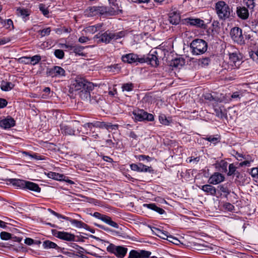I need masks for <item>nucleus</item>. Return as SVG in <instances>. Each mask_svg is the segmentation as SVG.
<instances>
[{"label": "nucleus", "instance_id": "nucleus-1", "mask_svg": "<svg viewBox=\"0 0 258 258\" xmlns=\"http://www.w3.org/2000/svg\"><path fill=\"white\" fill-rule=\"evenodd\" d=\"M125 36L124 31H120L117 33H112L107 31L101 35L97 34L94 37V39H97L98 43H104L108 44L120 39Z\"/></svg>", "mask_w": 258, "mask_h": 258}, {"label": "nucleus", "instance_id": "nucleus-2", "mask_svg": "<svg viewBox=\"0 0 258 258\" xmlns=\"http://www.w3.org/2000/svg\"><path fill=\"white\" fill-rule=\"evenodd\" d=\"M9 181L14 186L20 188H26L29 190L38 192H39L41 190V188L37 184L31 181L16 178L10 179Z\"/></svg>", "mask_w": 258, "mask_h": 258}, {"label": "nucleus", "instance_id": "nucleus-3", "mask_svg": "<svg viewBox=\"0 0 258 258\" xmlns=\"http://www.w3.org/2000/svg\"><path fill=\"white\" fill-rule=\"evenodd\" d=\"M216 13L221 20H226L230 17L232 10L224 1L218 2L215 5Z\"/></svg>", "mask_w": 258, "mask_h": 258}, {"label": "nucleus", "instance_id": "nucleus-4", "mask_svg": "<svg viewBox=\"0 0 258 258\" xmlns=\"http://www.w3.org/2000/svg\"><path fill=\"white\" fill-rule=\"evenodd\" d=\"M191 52L195 55H200L205 53L208 47L207 43L201 39L194 40L190 44Z\"/></svg>", "mask_w": 258, "mask_h": 258}, {"label": "nucleus", "instance_id": "nucleus-5", "mask_svg": "<svg viewBox=\"0 0 258 258\" xmlns=\"http://www.w3.org/2000/svg\"><path fill=\"white\" fill-rule=\"evenodd\" d=\"M135 119L136 121H142L147 120L149 121H153L154 116L151 113H149L143 109H138L134 110L133 112Z\"/></svg>", "mask_w": 258, "mask_h": 258}, {"label": "nucleus", "instance_id": "nucleus-6", "mask_svg": "<svg viewBox=\"0 0 258 258\" xmlns=\"http://www.w3.org/2000/svg\"><path fill=\"white\" fill-rule=\"evenodd\" d=\"M107 250L114 254L118 258H123L127 252V248L121 246L110 244L107 247Z\"/></svg>", "mask_w": 258, "mask_h": 258}, {"label": "nucleus", "instance_id": "nucleus-7", "mask_svg": "<svg viewBox=\"0 0 258 258\" xmlns=\"http://www.w3.org/2000/svg\"><path fill=\"white\" fill-rule=\"evenodd\" d=\"M121 59L124 62L128 63H136L137 64L138 63H144L145 61L144 57H139L137 54L134 53L123 55L121 57Z\"/></svg>", "mask_w": 258, "mask_h": 258}, {"label": "nucleus", "instance_id": "nucleus-8", "mask_svg": "<svg viewBox=\"0 0 258 258\" xmlns=\"http://www.w3.org/2000/svg\"><path fill=\"white\" fill-rule=\"evenodd\" d=\"M231 35L233 40L239 44L245 43V40L242 35V29L239 27H234L231 30Z\"/></svg>", "mask_w": 258, "mask_h": 258}, {"label": "nucleus", "instance_id": "nucleus-9", "mask_svg": "<svg viewBox=\"0 0 258 258\" xmlns=\"http://www.w3.org/2000/svg\"><path fill=\"white\" fill-rule=\"evenodd\" d=\"M46 75L47 76L52 78L60 77L62 76H65L66 71L60 67L54 66L47 70Z\"/></svg>", "mask_w": 258, "mask_h": 258}, {"label": "nucleus", "instance_id": "nucleus-10", "mask_svg": "<svg viewBox=\"0 0 258 258\" xmlns=\"http://www.w3.org/2000/svg\"><path fill=\"white\" fill-rule=\"evenodd\" d=\"M93 216L100 219L105 223L107 224L108 225H110L111 227H113L115 228H118V225L117 223L112 220L111 217L105 215L100 214L99 212H95L93 214Z\"/></svg>", "mask_w": 258, "mask_h": 258}, {"label": "nucleus", "instance_id": "nucleus-11", "mask_svg": "<svg viewBox=\"0 0 258 258\" xmlns=\"http://www.w3.org/2000/svg\"><path fill=\"white\" fill-rule=\"evenodd\" d=\"M156 51H154L153 52H150L147 57H143L145 61L150 64L153 67H157L159 64V60L156 55Z\"/></svg>", "mask_w": 258, "mask_h": 258}, {"label": "nucleus", "instance_id": "nucleus-12", "mask_svg": "<svg viewBox=\"0 0 258 258\" xmlns=\"http://www.w3.org/2000/svg\"><path fill=\"white\" fill-rule=\"evenodd\" d=\"M185 22L189 25L194 26L198 28H205L206 24L203 20L199 18H188L184 19Z\"/></svg>", "mask_w": 258, "mask_h": 258}, {"label": "nucleus", "instance_id": "nucleus-13", "mask_svg": "<svg viewBox=\"0 0 258 258\" xmlns=\"http://www.w3.org/2000/svg\"><path fill=\"white\" fill-rule=\"evenodd\" d=\"M130 167L132 170L138 172L151 173L153 171L151 167L147 166L141 163L138 164H132Z\"/></svg>", "mask_w": 258, "mask_h": 258}, {"label": "nucleus", "instance_id": "nucleus-14", "mask_svg": "<svg viewBox=\"0 0 258 258\" xmlns=\"http://www.w3.org/2000/svg\"><path fill=\"white\" fill-rule=\"evenodd\" d=\"M89 14L91 16H95L98 14H104L107 12V9L103 7L93 6L88 8L87 10Z\"/></svg>", "mask_w": 258, "mask_h": 258}, {"label": "nucleus", "instance_id": "nucleus-15", "mask_svg": "<svg viewBox=\"0 0 258 258\" xmlns=\"http://www.w3.org/2000/svg\"><path fill=\"white\" fill-rule=\"evenodd\" d=\"M225 177L221 173L219 172H215L212 174L208 179V182L211 184H218L223 181Z\"/></svg>", "mask_w": 258, "mask_h": 258}, {"label": "nucleus", "instance_id": "nucleus-16", "mask_svg": "<svg viewBox=\"0 0 258 258\" xmlns=\"http://www.w3.org/2000/svg\"><path fill=\"white\" fill-rule=\"evenodd\" d=\"M41 59V57L39 55H35L32 57L24 56L20 58L22 62H24L26 64L30 63L33 66L37 64Z\"/></svg>", "mask_w": 258, "mask_h": 258}, {"label": "nucleus", "instance_id": "nucleus-17", "mask_svg": "<svg viewBox=\"0 0 258 258\" xmlns=\"http://www.w3.org/2000/svg\"><path fill=\"white\" fill-rule=\"evenodd\" d=\"M55 235L56 237L67 241H74L75 239L74 234L64 231H57Z\"/></svg>", "mask_w": 258, "mask_h": 258}, {"label": "nucleus", "instance_id": "nucleus-18", "mask_svg": "<svg viewBox=\"0 0 258 258\" xmlns=\"http://www.w3.org/2000/svg\"><path fill=\"white\" fill-rule=\"evenodd\" d=\"M236 14L237 16L242 20H246L249 17L248 10L245 7H237Z\"/></svg>", "mask_w": 258, "mask_h": 258}, {"label": "nucleus", "instance_id": "nucleus-19", "mask_svg": "<svg viewBox=\"0 0 258 258\" xmlns=\"http://www.w3.org/2000/svg\"><path fill=\"white\" fill-rule=\"evenodd\" d=\"M240 59L237 53L233 52L229 54V63L234 68H238L240 64Z\"/></svg>", "mask_w": 258, "mask_h": 258}, {"label": "nucleus", "instance_id": "nucleus-20", "mask_svg": "<svg viewBox=\"0 0 258 258\" xmlns=\"http://www.w3.org/2000/svg\"><path fill=\"white\" fill-rule=\"evenodd\" d=\"M15 125V120L12 118H7L0 121V126L4 128H9Z\"/></svg>", "mask_w": 258, "mask_h": 258}, {"label": "nucleus", "instance_id": "nucleus-21", "mask_svg": "<svg viewBox=\"0 0 258 258\" xmlns=\"http://www.w3.org/2000/svg\"><path fill=\"white\" fill-rule=\"evenodd\" d=\"M211 184L204 185L202 186L201 188L207 194L215 196L216 195L217 189L214 186Z\"/></svg>", "mask_w": 258, "mask_h": 258}, {"label": "nucleus", "instance_id": "nucleus-22", "mask_svg": "<svg viewBox=\"0 0 258 258\" xmlns=\"http://www.w3.org/2000/svg\"><path fill=\"white\" fill-rule=\"evenodd\" d=\"M180 21V16L179 13L174 11L169 14V21L170 23L177 25L179 23Z\"/></svg>", "mask_w": 258, "mask_h": 258}, {"label": "nucleus", "instance_id": "nucleus-23", "mask_svg": "<svg viewBox=\"0 0 258 258\" xmlns=\"http://www.w3.org/2000/svg\"><path fill=\"white\" fill-rule=\"evenodd\" d=\"M63 219L70 221L72 224L77 228H86L88 226L87 224L81 221L73 219L68 217L65 216L64 218H63Z\"/></svg>", "mask_w": 258, "mask_h": 258}, {"label": "nucleus", "instance_id": "nucleus-24", "mask_svg": "<svg viewBox=\"0 0 258 258\" xmlns=\"http://www.w3.org/2000/svg\"><path fill=\"white\" fill-rule=\"evenodd\" d=\"M94 88L93 84L90 82L85 81L84 87L83 90H81V92L82 94L85 93V96L86 98L90 97V91L92 90Z\"/></svg>", "mask_w": 258, "mask_h": 258}, {"label": "nucleus", "instance_id": "nucleus-25", "mask_svg": "<svg viewBox=\"0 0 258 258\" xmlns=\"http://www.w3.org/2000/svg\"><path fill=\"white\" fill-rule=\"evenodd\" d=\"M143 206L148 209L154 210L160 214H163L165 211L162 208L157 207L155 204H145Z\"/></svg>", "mask_w": 258, "mask_h": 258}, {"label": "nucleus", "instance_id": "nucleus-26", "mask_svg": "<svg viewBox=\"0 0 258 258\" xmlns=\"http://www.w3.org/2000/svg\"><path fill=\"white\" fill-rule=\"evenodd\" d=\"M85 81H86L83 80L82 79L76 80L72 84L73 88H74L75 90H83Z\"/></svg>", "mask_w": 258, "mask_h": 258}, {"label": "nucleus", "instance_id": "nucleus-27", "mask_svg": "<svg viewBox=\"0 0 258 258\" xmlns=\"http://www.w3.org/2000/svg\"><path fill=\"white\" fill-rule=\"evenodd\" d=\"M227 166L228 163L224 160H221L215 164L216 168L222 172H226L227 171Z\"/></svg>", "mask_w": 258, "mask_h": 258}, {"label": "nucleus", "instance_id": "nucleus-28", "mask_svg": "<svg viewBox=\"0 0 258 258\" xmlns=\"http://www.w3.org/2000/svg\"><path fill=\"white\" fill-rule=\"evenodd\" d=\"M49 178L57 180H66V176L63 174H59L53 172H49L47 173Z\"/></svg>", "mask_w": 258, "mask_h": 258}, {"label": "nucleus", "instance_id": "nucleus-29", "mask_svg": "<svg viewBox=\"0 0 258 258\" xmlns=\"http://www.w3.org/2000/svg\"><path fill=\"white\" fill-rule=\"evenodd\" d=\"M42 245L44 249L54 248L58 249L60 248L55 243L48 240L43 241Z\"/></svg>", "mask_w": 258, "mask_h": 258}, {"label": "nucleus", "instance_id": "nucleus-30", "mask_svg": "<svg viewBox=\"0 0 258 258\" xmlns=\"http://www.w3.org/2000/svg\"><path fill=\"white\" fill-rule=\"evenodd\" d=\"M62 134L65 135H75V131L71 126L62 125L60 128Z\"/></svg>", "mask_w": 258, "mask_h": 258}, {"label": "nucleus", "instance_id": "nucleus-31", "mask_svg": "<svg viewBox=\"0 0 258 258\" xmlns=\"http://www.w3.org/2000/svg\"><path fill=\"white\" fill-rule=\"evenodd\" d=\"M202 97L209 102L214 101L215 102H220V98L217 97H214L211 93H206L203 95Z\"/></svg>", "mask_w": 258, "mask_h": 258}, {"label": "nucleus", "instance_id": "nucleus-32", "mask_svg": "<svg viewBox=\"0 0 258 258\" xmlns=\"http://www.w3.org/2000/svg\"><path fill=\"white\" fill-rule=\"evenodd\" d=\"M155 231L154 232L157 236L163 239H168V233L167 231H163L158 228H155Z\"/></svg>", "mask_w": 258, "mask_h": 258}, {"label": "nucleus", "instance_id": "nucleus-33", "mask_svg": "<svg viewBox=\"0 0 258 258\" xmlns=\"http://www.w3.org/2000/svg\"><path fill=\"white\" fill-rule=\"evenodd\" d=\"M84 49V47L79 45H76L75 46H73L72 50H73L74 52L76 54L81 56H84L85 54L83 52Z\"/></svg>", "mask_w": 258, "mask_h": 258}, {"label": "nucleus", "instance_id": "nucleus-34", "mask_svg": "<svg viewBox=\"0 0 258 258\" xmlns=\"http://www.w3.org/2000/svg\"><path fill=\"white\" fill-rule=\"evenodd\" d=\"M17 12L18 15L22 17L23 18H25L30 15L29 11L26 9L18 8L17 9Z\"/></svg>", "mask_w": 258, "mask_h": 258}, {"label": "nucleus", "instance_id": "nucleus-35", "mask_svg": "<svg viewBox=\"0 0 258 258\" xmlns=\"http://www.w3.org/2000/svg\"><path fill=\"white\" fill-rule=\"evenodd\" d=\"M101 27L100 24H97L93 26H90L86 28V32L93 34L99 30Z\"/></svg>", "mask_w": 258, "mask_h": 258}, {"label": "nucleus", "instance_id": "nucleus-36", "mask_svg": "<svg viewBox=\"0 0 258 258\" xmlns=\"http://www.w3.org/2000/svg\"><path fill=\"white\" fill-rule=\"evenodd\" d=\"M256 0H243V3L246 6L247 9L253 10L255 6Z\"/></svg>", "mask_w": 258, "mask_h": 258}, {"label": "nucleus", "instance_id": "nucleus-37", "mask_svg": "<svg viewBox=\"0 0 258 258\" xmlns=\"http://www.w3.org/2000/svg\"><path fill=\"white\" fill-rule=\"evenodd\" d=\"M14 85L11 82H4L1 86V89L3 91H8L11 90Z\"/></svg>", "mask_w": 258, "mask_h": 258}, {"label": "nucleus", "instance_id": "nucleus-38", "mask_svg": "<svg viewBox=\"0 0 258 258\" xmlns=\"http://www.w3.org/2000/svg\"><path fill=\"white\" fill-rule=\"evenodd\" d=\"M39 9L45 16H47L49 14L48 8L43 4H40L39 5Z\"/></svg>", "mask_w": 258, "mask_h": 258}, {"label": "nucleus", "instance_id": "nucleus-39", "mask_svg": "<svg viewBox=\"0 0 258 258\" xmlns=\"http://www.w3.org/2000/svg\"><path fill=\"white\" fill-rule=\"evenodd\" d=\"M159 120L160 122L163 125H167L169 124V121L164 114L160 115L159 116Z\"/></svg>", "mask_w": 258, "mask_h": 258}, {"label": "nucleus", "instance_id": "nucleus-40", "mask_svg": "<svg viewBox=\"0 0 258 258\" xmlns=\"http://www.w3.org/2000/svg\"><path fill=\"white\" fill-rule=\"evenodd\" d=\"M0 237L2 240H7L12 238V234L7 232L3 231L0 233Z\"/></svg>", "mask_w": 258, "mask_h": 258}, {"label": "nucleus", "instance_id": "nucleus-41", "mask_svg": "<svg viewBox=\"0 0 258 258\" xmlns=\"http://www.w3.org/2000/svg\"><path fill=\"white\" fill-rule=\"evenodd\" d=\"M211 61L210 57H205L199 59V63L202 67H206L209 65Z\"/></svg>", "mask_w": 258, "mask_h": 258}, {"label": "nucleus", "instance_id": "nucleus-42", "mask_svg": "<svg viewBox=\"0 0 258 258\" xmlns=\"http://www.w3.org/2000/svg\"><path fill=\"white\" fill-rule=\"evenodd\" d=\"M51 32V28L50 27H47L44 28L41 30H39L38 33L40 34L41 37H44L45 36H48L50 34Z\"/></svg>", "mask_w": 258, "mask_h": 258}, {"label": "nucleus", "instance_id": "nucleus-43", "mask_svg": "<svg viewBox=\"0 0 258 258\" xmlns=\"http://www.w3.org/2000/svg\"><path fill=\"white\" fill-rule=\"evenodd\" d=\"M54 54L56 57L59 59H62L64 56L63 51L61 49H56L54 52Z\"/></svg>", "mask_w": 258, "mask_h": 258}, {"label": "nucleus", "instance_id": "nucleus-44", "mask_svg": "<svg viewBox=\"0 0 258 258\" xmlns=\"http://www.w3.org/2000/svg\"><path fill=\"white\" fill-rule=\"evenodd\" d=\"M184 62L183 59H180V58H176L173 61L172 64L173 66L175 67H179L180 66H182L184 64Z\"/></svg>", "mask_w": 258, "mask_h": 258}, {"label": "nucleus", "instance_id": "nucleus-45", "mask_svg": "<svg viewBox=\"0 0 258 258\" xmlns=\"http://www.w3.org/2000/svg\"><path fill=\"white\" fill-rule=\"evenodd\" d=\"M218 188L225 195V196H227L230 194V191L228 188L224 185H220L218 186Z\"/></svg>", "mask_w": 258, "mask_h": 258}, {"label": "nucleus", "instance_id": "nucleus-46", "mask_svg": "<svg viewBox=\"0 0 258 258\" xmlns=\"http://www.w3.org/2000/svg\"><path fill=\"white\" fill-rule=\"evenodd\" d=\"M134 85L132 83L124 84L122 86L123 91H131L133 90Z\"/></svg>", "mask_w": 258, "mask_h": 258}, {"label": "nucleus", "instance_id": "nucleus-47", "mask_svg": "<svg viewBox=\"0 0 258 258\" xmlns=\"http://www.w3.org/2000/svg\"><path fill=\"white\" fill-rule=\"evenodd\" d=\"M128 258H140V255L139 252L132 250L130 251Z\"/></svg>", "mask_w": 258, "mask_h": 258}, {"label": "nucleus", "instance_id": "nucleus-48", "mask_svg": "<svg viewBox=\"0 0 258 258\" xmlns=\"http://www.w3.org/2000/svg\"><path fill=\"white\" fill-rule=\"evenodd\" d=\"M167 240L175 244H178L180 242V241L177 238L173 237L171 235H168V239H167Z\"/></svg>", "mask_w": 258, "mask_h": 258}, {"label": "nucleus", "instance_id": "nucleus-49", "mask_svg": "<svg viewBox=\"0 0 258 258\" xmlns=\"http://www.w3.org/2000/svg\"><path fill=\"white\" fill-rule=\"evenodd\" d=\"M104 128L107 130H116L118 128V125L115 124H112L111 123H106L104 122Z\"/></svg>", "mask_w": 258, "mask_h": 258}, {"label": "nucleus", "instance_id": "nucleus-50", "mask_svg": "<svg viewBox=\"0 0 258 258\" xmlns=\"http://www.w3.org/2000/svg\"><path fill=\"white\" fill-rule=\"evenodd\" d=\"M151 252L145 250H141L139 252L140 258H147L149 257L151 254Z\"/></svg>", "mask_w": 258, "mask_h": 258}, {"label": "nucleus", "instance_id": "nucleus-51", "mask_svg": "<svg viewBox=\"0 0 258 258\" xmlns=\"http://www.w3.org/2000/svg\"><path fill=\"white\" fill-rule=\"evenodd\" d=\"M236 167L233 164H230L229 165V172L228 173V175H231L233 174L236 171Z\"/></svg>", "mask_w": 258, "mask_h": 258}, {"label": "nucleus", "instance_id": "nucleus-52", "mask_svg": "<svg viewBox=\"0 0 258 258\" xmlns=\"http://www.w3.org/2000/svg\"><path fill=\"white\" fill-rule=\"evenodd\" d=\"M214 110L216 115L218 117L222 118L224 116V113H223L222 110L220 107L215 108Z\"/></svg>", "mask_w": 258, "mask_h": 258}, {"label": "nucleus", "instance_id": "nucleus-53", "mask_svg": "<svg viewBox=\"0 0 258 258\" xmlns=\"http://www.w3.org/2000/svg\"><path fill=\"white\" fill-rule=\"evenodd\" d=\"M205 139L207 141H208L210 142L213 143H216L218 142H219V139L217 137H213L212 136H210L209 137H207L205 138Z\"/></svg>", "mask_w": 258, "mask_h": 258}, {"label": "nucleus", "instance_id": "nucleus-54", "mask_svg": "<svg viewBox=\"0 0 258 258\" xmlns=\"http://www.w3.org/2000/svg\"><path fill=\"white\" fill-rule=\"evenodd\" d=\"M139 161H144L145 160H147L148 161H151V157L149 156L144 155H139L137 157Z\"/></svg>", "mask_w": 258, "mask_h": 258}, {"label": "nucleus", "instance_id": "nucleus-55", "mask_svg": "<svg viewBox=\"0 0 258 258\" xmlns=\"http://www.w3.org/2000/svg\"><path fill=\"white\" fill-rule=\"evenodd\" d=\"M93 123V126L99 128H104V122L95 121Z\"/></svg>", "mask_w": 258, "mask_h": 258}, {"label": "nucleus", "instance_id": "nucleus-56", "mask_svg": "<svg viewBox=\"0 0 258 258\" xmlns=\"http://www.w3.org/2000/svg\"><path fill=\"white\" fill-rule=\"evenodd\" d=\"M250 174L253 177H258V167L252 168Z\"/></svg>", "mask_w": 258, "mask_h": 258}, {"label": "nucleus", "instance_id": "nucleus-57", "mask_svg": "<svg viewBox=\"0 0 258 258\" xmlns=\"http://www.w3.org/2000/svg\"><path fill=\"white\" fill-rule=\"evenodd\" d=\"M11 41L9 37L0 38V45H4Z\"/></svg>", "mask_w": 258, "mask_h": 258}, {"label": "nucleus", "instance_id": "nucleus-58", "mask_svg": "<svg viewBox=\"0 0 258 258\" xmlns=\"http://www.w3.org/2000/svg\"><path fill=\"white\" fill-rule=\"evenodd\" d=\"M224 207L229 211H232L234 208V207L229 203H225L224 204Z\"/></svg>", "mask_w": 258, "mask_h": 258}, {"label": "nucleus", "instance_id": "nucleus-59", "mask_svg": "<svg viewBox=\"0 0 258 258\" xmlns=\"http://www.w3.org/2000/svg\"><path fill=\"white\" fill-rule=\"evenodd\" d=\"M48 211L50 212L52 214L54 215L55 216L57 217L58 218H62L63 219V218H64V216H63L58 213L55 212V211L52 210L50 209H48Z\"/></svg>", "mask_w": 258, "mask_h": 258}, {"label": "nucleus", "instance_id": "nucleus-60", "mask_svg": "<svg viewBox=\"0 0 258 258\" xmlns=\"http://www.w3.org/2000/svg\"><path fill=\"white\" fill-rule=\"evenodd\" d=\"M8 104L7 101L3 98H0V108H4L7 106Z\"/></svg>", "mask_w": 258, "mask_h": 258}, {"label": "nucleus", "instance_id": "nucleus-61", "mask_svg": "<svg viewBox=\"0 0 258 258\" xmlns=\"http://www.w3.org/2000/svg\"><path fill=\"white\" fill-rule=\"evenodd\" d=\"M90 39L88 37L81 36L79 38V42L80 43H85L89 41Z\"/></svg>", "mask_w": 258, "mask_h": 258}, {"label": "nucleus", "instance_id": "nucleus-62", "mask_svg": "<svg viewBox=\"0 0 258 258\" xmlns=\"http://www.w3.org/2000/svg\"><path fill=\"white\" fill-rule=\"evenodd\" d=\"M25 243L28 245H31L34 243V240L31 238H26L25 239Z\"/></svg>", "mask_w": 258, "mask_h": 258}, {"label": "nucleus", "instance_id": "nucleus-63", "mask_svg": "<svg viewBox=\"0 0 258 258\" xmlns=\"http://www.w3.org/2000/svg\"><path fill=\"white\" fill-rule=\"evenodd\" d=\"M250 56L252 59L256 58L258 60V49L255 52H251Z\"/></svg>", "mask_w": 258, "mask_h": 258}, {"label": "nucleus", "instance_id": "nucleus-64", "mask_svg": "<svg viewBox=\"0 0 258 258\" xmlns=\"http://www.w3.org/2000/svg\"><path fill=\"white\" fill-rule=\"evenodd\" d=\"M5 22V24L8 26L7 28H9L11 26H13V22L11 19H8Z\"/></svg>", "mask_w": 258, "mask_h": 258}]
</instances>
